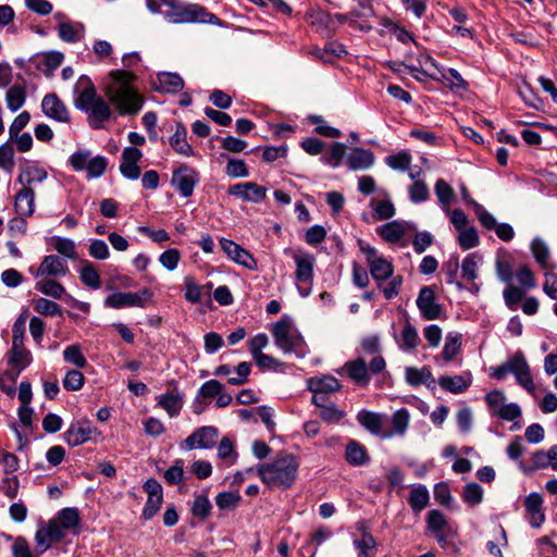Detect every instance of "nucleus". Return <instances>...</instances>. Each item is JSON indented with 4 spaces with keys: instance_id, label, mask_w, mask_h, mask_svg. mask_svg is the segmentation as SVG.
Masks as SVG:
<instances>
[{
    "instance_id": "39",
    "label": "nucleus",
    "mask_w": 557,
    "mask_h": 557,
    "mask_svg": "<svg viewBox=\"0 0 557 557\" xmlns=\"http://www.w3.org/2000/svg\"><path fill=\"white\" fill-rule=\"evenodd\" d=\"M79 278L83 282V284L92 289H98L101 286L100 275L96 267L87 260L82 261Z\"/></svg>"
},
{
    "instance_id": "16",
    "label": "nucleus",
    "mask_w": 557,
    "mask_h": 557,
    "mask_svg": "<svg viewBox=\"0 0 557 557\" xmlns=\"http://www.w3.org/2000/svg\"><path fill=\"white\" fill-rule=\"evenodd\" d=\"M228 195L240 198L244 201L259 203L267 197V189L253 182L235 184L228 187Z\"/></svg>"
},
{
    "instance_id": "20",
    "label": "nucleus",
    "mask_w": 557,
    "mask_h": 557,
    "mask_svg": "<svg viewBox=\"0 0 557 557\" xmlns=\"http://www.w3.org/2000/svg\"><path fill=\"white\" fill-rule=\"evenodd\" d=\"M69 272L66 262L60 259L58 256L48 255L44 257L39 268L36 270L34 275L40 276H65Z\"/></svg>"
},
{
    "instance_id": "8",
    "label": "nucleus",
    "mask_w": 557,
    "mask_h": 557,
    "mask_svg": "<svg viewBox=\"0 0 557 557\" xmlns=\"http://www.w3.org/2000/svg\"><path fill=\"white\" fill-rule=\"evenodd\" d=\"M200 181L199 172L183 163L172 173L171 185L180 193L184 198H188L193 195L196 185Z\"/></svg>"
},
{
    "instance_id": "3",
    "label": "nucleus",
    "mask_w": 557,
    "mask_h": 557,
    "mask_svg": "<svg viewBox=\"0 0 557 557\" xmlns=\"http://www.w3.org/2000/svg\"><path fill=\"white\" fill-rule=\"evenodd\" d=\"M491 376L496 380H503L508 374H512L516 382L528 393L534 395L535 384L531 374L530 366L521 351L510 356L505 362L490 369Z\"/></svg>"
},
{
    "instance_id": "19",
    "label": "nucleus",
    "mask_w": 557,
    "mask_h": 557,
    "mask_svg": "<svg viewBox=\"0 0 557 557\" xmlns=\"http://www.w3.org/2000/svg\"><path fill=\"white\" fill-rule=\"evenodd\" d=\"M384 416L377 412L362 410L358 413V422L374 435L381 438H391L392 434L386 433L384 425Z\"/></svg>"
},
{
    "instance_id": "64",
    "label": "nucleus",
    "mask_w": 557,
    "mask_h": 557,
    "mask_svg": "<svg viewBox=\"0 0 557 557\" xmlns=\"http://www.w3.org/2000/svg\"><path fill=\"white\" fill-rule=\"evenodd\" d=\"M85 377L78 370H70L63 379V386L67 391H79L84 386Z\"/></svg>"
},
{
    "instance_id": "4",
    "label": "nucleus",
    "mask_w": 557,
    "mask_h": 557,
    "mask_svg": "<svg viewBox=\"0 0 557 557\" xmlns=\"http://www.w3.org/2000/svg\"><path fill=\"white\" fill-rule=\"evenodd\" d=\"M425 522L426 530L442 548H451L456 553L459 552V547L454 542V539L458 536V525L455 522L437 509L428 512Z\"/></svg>"
},
{
    "instance_id": "61",
    "label": "nucleus",
    "mask_w": 557,
    "mask_h": 557,
    "mask_svg": "<svg viewBox=\"0 0 557 557\" xmlns=\"http://www.w3.org/2000/svg\"><path fill=\"white\" fill-rule=\"evenodd\" d=\"M108 160L102 156L90 158L86 168L87 175L89 178L100 177L107 170Z\"/></svg>"
},
{
    "instance_id": "50",
    "label": "nucleus",
    "mask_w": 557,
    "mask_h": 557,
    "mask_svg": "<svg viewBox=\"0 0 557 557\" xmlns=\"http://www.w3.org/2000/svg\"><path fill=\"white\" fill-rule=\"evenodd\" d=\"M485 403L488 407L490 413L497 417L499 409L506 406V395L500 389H494L485 395Z\"/></svg>"
},
{
    "instance_id": "27",
    "label": "nucleus",
    "mask_w": 557,
    "mask_h": 557,
    "mask_svg": "<svg viewBox=\"0 0 557 557\" xmlns=\"http://www.w3.org/2000/svg\"><path fill=\"white\" fill-rule=\"evenodd\" d=\"M15 210L21 216H32L35 211V191L24 186L15 196Z\"/></svg>"
},
{
    "instance_id": "49",
    "label": "nucleus",
    "mask_w": 557,
    "mask_h": 557,
    "mask_svg": "<svg viewBox=\"0 0 557 557\" xmlns=\"http://www.w3.org/2000/svg\"><path fill=\"white\" fill-rule=\"evenodd\" d=\"M462 499L472 507L481 504L483 500V488L475 482L466 484L462 492Z\"/></svg>"
},
{
    "instance_id": "24",
    "label": "nucleus",
    "mask_w": 557,
    "mask_h": 557,
    "mask_svg": "<svg viewBox=\"0 0 557 557\" xmlns=\"http://www.w3.org/2000/svg\"><path fill=\"white\" fill-rule=\"evenodd\" d=\"M542 505L543 497L539 493H531L525 497L524 507L530 517V524L533 528H540L545 521Z\"/></svg>"
},
{
    "instance_id": "51",
    "label": "nucleus",
    "mask_w": 557,
    "mask_h": 557,
    "mask_svg": "<svg viewBox=\"0 0 557 557\" xmlns=\"http://www.w3.org/2000/svg\"><path fill=\"white\" fill-rule=\"evenodd\" d=\"M25 90L20 86H12L5 95L7 106L15 112L21 109L25 102Z\"/></svg>"
},
{
    "instance_id": "25",
    "label": "nucleus",
    "mask_w": 557,
    "mask_h": 557,
    "mask_svg": "<svg viewBox=\"0 0 557 557\" xmlns=\"http://www.w3.org/2000/svg\"><path fill=\"white\" fill-rule=\"evenodd\" d=\"M461 341L462 336L460 333L449 332L445 337V344L441 355L435 357V362L441 364V362L448 363L453 361L461 350Z\"/></svg>"
},
{
    "instance_id": "55",
    "label": "nucleus",
    "mask_w": 557,
    "mask_h": 557,
    "mask_svg": "<svg viewBox=\"0 0 557 557\" xmlns=\"http://www.w3.org/2000/svg\"><path fill=\"white\" fill-rule=\"evenodd\" d=\"M458 244L463 250L474 248L479 245V235L473 226L460 230L458 234Z\"/></svg>"
},
{
    "instance_id": "31",
    "label": "nucleus",
    "mask_w": 557,
    "mask_h": 557,
    "mask_svg": "<svg viewBox=\"0 0 557 557\" xmlns=\"http://www.w3.org/2000/svg\"><path fill=\"white\" fill-rule=\"evenodd\" d=\"M59 37L65 42H77L85 34V26L81 22H62L58 26Z\"/></svg>"
},
{
    "instance_id": "47",
    "label": "nucleus",
    "mask_w": 557,
    "mask_h": 557,
    "mask_svg": "<svg viewBox=\"0 0 557 557\" xmlns=\"http://www.w3.org/2000/svg\"><path fill=\"white\" fill-rule=\"evenodd\" d=\"M53 248L65 258L75 260L77 258L76 246L75 243L65 237H53L52 238Z\"/></svg>"
},
{
    "instance_id": "54",
    "label": "nucleus",
    "mask_w": 557,
    "mask_h": 557,
    "mask_svg": "<svg viewBox=\"0 0 557 557\" xmlns=\"http://www.w3.org/2000/svg\"><path fill=\"white\" fill-rule=\"evenodd\" d=\"M63 359L65 362L72 363L77 368H85L87 360L82 352L79 345H70L63 350Z\"/></svg>"
},
{
    "instance_id": "6",
    "label": "nucleus",
    "mask_w": 557,
    "mask_h": 557,
    "mask_svg": "<svg viewBox=\"0 0 557 557\" xmlns=\"http://www.w3.org/2000/svg\"><path fill=\"white\" fill-rule=\"evenodd\" d=\"M165 18L171 23H210L218 24L220 20L212 13L207 12L198 4H178L176 3L172 11L165 13Z\"/></svg>"
},
{
    "instance_id": "2",
    "label": "nucleus",
    "mask_w": 557,
    "mask_h": 557,
    "mask_svg": "<svg viewBox=\"0 0 557 557\" xmlns=\"http://www.w3.org/2000/svg\"><path fill=\"white\" fill-rule=\"evenodd\" d=\"M299 462L293 455H283L271 462L260 463L256 467V472L262 483L269 487L287 490L292 487L298 476ZM253 468L247 469V473H252Z\"/></svg>"
},
{
    "instance_id": "5",
    "label": "nucleus",
    "mask_w": 557,
    "mask_h": 557,
    "mask_svg": "<svg viewBox=\"0 0 557 557\" xmlns=\"http://www.w3.org/2000/svg\"><path fill=\"white\" fill-rule=\"evenodd\" d=\"M272 334L276 346L285 354H295L304 357L307 352L302 336L293 329L288 318H282L272 327Z\"/></svg>"
},
{
    "instance_id": "53",
    "label": "nucleus",
    "mask_w": 557,
    "mask_h": 557,
    "mask_svg": "<svg viewBox=\"0 0 557 557\" xmlns=\"http://www.w3.org/2000/svg\"><path fill=\"white\" fill-rule=\"evenodd\" d=\"M47 178V172L40 168H27L18 176L17 181L24 186L32 185L33 183H40Z\"/></svg>"
},
{
    "instance_id": "59",
    "label": "nucleus",
    "mask_w": 557,
    "mask_h": 557,
    "mask_svg": "<svg viewBox=\"0 0 557 557\" xmlns=\"http://www.w3.org/2000/svg\"><path fill=\"white\" fill-rule=\"evenodd\" d=\"M211 503L205 495H198L195 497L191 505V513L200 519H206L211 512Z\"/></svg>"
},
{
    "instance_id": "15",
    "label": "nucleus",
    "mask_w": 557,
    "mask_h": 557,
    "mask_svg": "<svg viewBox=\"0 0 557 557\" xmlns=\"http://www.w3.org/2000/svg\"><path fill=\"white\" fill-rule=\"evenodd\" d=\"M218 430L213 426H201L190 434L183 443L182 448L191 450L196 447L211 448L215 445Z\"/></svg>"
},
{
    "instance_id": "45",
    "label": "nucleus",
    "mask_w": 557,
    "mask_h": 557,
    "mask_svg": "<svg viewBox=\"0 0 557 557\" xmlns=\"http://www.w3.org/2000/svg\"><path fill=\"white\" fill-rule=\"evenodd\" d=\"M460 268L458 255H451L449 259L443 263L442 271L446 276L447 284H455L461 288V284L457 281V274Z\"/></svg>"
},
{
    "instance_id": "42",
    "label": "nucleus",
    "mask_w": 557,
    "mask_h": 557,
    "mask_svg": "<svg viewBox=\"0 0 557 557\" xmlns=\"http://www.w3.org/2000/svg\"><path fill=\"white\" fill-rule=\"evenodd\" d=\"M370 208L376 214L377 220H388L395 215V207L391 199L372 198L369 203Z\"/></svg>"
},
{
    "instance_id": "43",
    "label": "nucleus",
    "mask_w": 557,
    "mask_h": 557,
    "mask_svg": "<svg viewBox=\"0 0 557 557\" xmlns=\"http://www.w3.org/2000/svg\"><path fill=\"white\" fill-rule=\"evenodd\" d=\"M480 258L476 253L468 255L460 268H461V277L468 282H473L478 277V269H479Z\"/></svg>"
},
{
    "instance_id": "18",
    "label": "nucleus",
    "mask_w": 557,
    "mask_h": 557,
    "mask_svg": "<svg viewBox=\"0 0 557 557\" xmlns=\"http://www.w3.org/2000/svg\"><path fill=\"white\" fill-rule=\"evenodd\" d=\"M143 153L136 147H126L122 152V161L120 164L121 174L128 180H137L140 176V168L138 162Z\"/></svg>"
},
{
    "instance_id": "34",
    "label": "nucleus",
    "mask_w": 557,
    "mask_h": 557,
    "mask_svg": "<svg viewBox=\"0 0 557 557\" xmlns=\"http://www.w3.org/2000/svg\"><path fill=\"white\" fill-rule=\"evenodd\" d=\"M345 459L349 465L359 467L366 465L370 458L364 446L356 441H350L346 446Z\"/></svg>"
},
{
    "instance_id": "37",
    "label": "nucleus",
    "mask_w": 557,
    "mask_h": 557,
    "mask_svg": "<svg viewBox=\"0 0 557 557\" xmlns=\"http://www.w3.org/2000/svg\"><path fill=\"white\" fill-rule=\"evenodd\" d=\"M309 388L311 392H322L324 394H330L339 391L341 384L336 377L332 375H323L321 377L310 379Z\"/></svg>"
},
{
    "instance_id": "63",
    "label": "nucleus",
    "mask_w": 557,
    "mask_h": 557,
    "mask_svg": "<svg viewBox=\"0 0 557 557\" xmlns=\"http://www.w3.org/2000/svg\"><path fill=\"white\" fill-rule=\"evenodd\" d=\"M239 502L240 495L233 492H222L219 493L215 497L216 506L221 510L234 509L238 506Z\"/></svg>"
},
{
    "instance_id": "35",
    "label": "nucleus",
    "mask_w": 557,
    "mask_h": 557,
    "mask_svg": "<svg viewBox=\"0 0 557 557\" xmlns=\"http://www.w3.org/2000/svg\"><path fill=\"white\" fill-rule=\"evenodd\" d=\"M369 271L372 278L377 283V286L381 288L382 283L387 278L392 277L394 273L393 264L385 258H381L372 262L369 265Z\"/></svg>"
},
{
    "instance_id": "33",
    "label": "nucleus",
    "mask_w": 557,
    "mask_h": 557,
    "mask_svg": "<svg viewBox=\"0 0 557 557\" xmlns=\"http://www.w3.org/2000/svg\"><path fill=\"white\" fill-rule=\"evenodd\" d=\"M531 252L535 261L542 269L550 270L554 265L549 262L550 250L546 242L540 237H535L530 245Z\"/></svg>"
},
{
    "instance_id": "22",
    "label": "nucleus",
    "mask_w": 557,
    "mask_h": 557,
    "mask_svg": "<svg viewBox=\"0 0 557 557\" xmlns=\"http://www.w3.org/2000/svg\"><path fill=\"white\" fill-rule=\"evenodd\" d=\"M472 383L471 372H463L460 375H443L438 379V385L442 389L453 393L461 394L466 392Z\"/></svg>"
},
{
    "instance_id": "40",
    "label": "nucleus",
    "mask_w": 557,
    "mask_h": 557,
    "mask_svg": "<svg viewBox=\"0 0 557 557\" xmlns=\"http://www.w3.org/2000/svg\"><path fill=\"white\" fill-rule=\"evenodd\" d=\"M392 429H386V433H391L392 437L395 435H404L409 424V412L407 409L401 408L395 411L391 418Z\"/></svg>"
},
{
    "instance_id": "30",
    "label": "nucleus",
    "mask_w": 557,
    "mask_h": 557,
    "mask_svg": "<svg viewBox=\"0 0 557 557\" xmlns=\"http://www.w3.org/2000/svg\"><path fill=\"white\" fill-rule=\"evenodd\" d=\"M407 223L398 220L387 222L376 228V233L387 243L394 244L406 234Z\"/></svg>"
},
{
    "instance_id": "46",
    "label": "nucleus",
    "mask_w": 557,
    "mask_h": 557,
    "mask_svg": "<svg viewBox=\"0 0 557 557\" xmlns=\"http://www.w3.org/2000/svg\"><path fill=\"white\" fill-rule=\"evenodd\" d=\"M158 405L161 406L170 417H175L182 408V399L174 394H162L158 396Z\"/></svg>"
},
{
    "instance_id": "36",
    "label": "nucleus",
    "mask_w": 557,
    "mask_h": 557,
    "mask_svg": "<svg viewBox=\"0 0 557 557\" xmlns=\"http://www.w3.org/2000/svg\"><path fill=\"white\" fill-rule=\"evenodd\" d=\"M520 79L521 82L518 85V94L522 101L530 108L535 110L541 109L543 107L542 99L533 90L525 76H521Z\"/></svg>"
},
{
    "instance_id": "56",
    "label": "nucleus",
    "mask_w": 557,
    "mask_h": 557,
    "mask_svg": "<svg viewBox=\"0 0 557 557\" xmlns=\"http://www.w3.org/2000/svg\"><path fill=\"white\" fill-rule=\"evenodd\" d=\"M225 174L233 178H244L249 175V170L243 159H230L225 166Z\"/></svg>"
},
{
    "instance_id": "38",
    "label": "nucleus",
    "mask_w": 557,
    "mask_h": 557,
    "mask_svg": "<svg viewBox=\"0 0 557 557\" xmlns=\"http://www.w3.org/2000/svg\"><path fill=\"white\" fill-rule=\"evenodd\" d=\"M408 502L413 512H421L430 502V494L428 488L421 484L413 487L409 494Z\"/></svg>"
},
{
    "instance_id": "7",
    "label": "nucleus",
    "mask_w": 557,
    "mask_h": 557,
    "mask_svg": "<svg viewBox=\"0 0 557 557\" xmlns=\"http://www.w3.org/2000/svg\"><path fill=\"white\" fill-rule=\"evenodd\" d=\"M4 359L9 369L5 370L3 375L12 383H15L21 372L32 363L33 355L24 345L12 344L11 349L7 351Z\"/></svg>"
},
{
    "instance_id": "23",
    "label": "nucleus",
    "mask_w": 557,
    "mask_h": 557,
    "mask_svg": "<svg viewBox=\"0 0 557 557\" xmlns=\"http://www.w3.org/2000/svg\"><path fill=\"white\" fill-rule=\"evenodd\" d=\"M154 89L166 94H176L184 87L183 78L176 72H158Z\"/></svg>"
},
{
    "instance_id": "28",
    "label": "nucleus",
    "mask_w": 557,
    "mask_h": 557,
    "mask_svg": "<svg viewBox=\"0 0 557 557\" xmlns=\"http://www.w3.org/2000/svg\"><path fill=\"white\" fill-rule=\"evenodd\" d=\"M169 144L178 154L184 157L195 154L193 147L187 141V129L182 123H177L174 134L169 139Z\"/></svg>"
},
{
    "instance_id": "52",
    "label": "nucleus",
    "mask_w": 557,
    "mask_h": 557,
    "mask_svg": "<svg viewBox=\"0 0 557 557\" xmlns=\"http://www.w3.org/2000/svg\"><path fill=\"white\" fill-rule=\"evenodd\" d=\"M434 190L441 205L449 206L453 202L455 198V191L453 187L443 178H438L436 181Z\"/></svg>"
},
{
    "instance_id": "11",
    "label": "nucleus",
    "mask_w": 557,
    "mask_h": 557,
    "mask_svg": "<svg viewBox=\"0 0 557 557\" xmlns=\"http://www.w3.org/2000/svg\"><path fill=\"white\" fill-rule=\"evenodd\" d=\"M413 77L419 82L428 83L429 81L440 82L454 92L465 90L467 82L461 77L459 72H411Z\"/></svg>"
},
{
    "instance_id": "41",
    "label": "nucleus",
    "mask_w": 557,
    "mask_h": 557,
    "mask_svg": "<svg viewBox=\"0 0 557 557\" xmlns=\"http://www.w3.org/2000/svg\"><path fill=\"white\" fill-rule=\"evenodd\" d=\"M35 288L44 295L50 296L54 299H61L65 294L64 286L51 278H44L38 281L35 285Z\"/></svg>"
},
{
    "instance_id": "60",
    "label": "nucleus",
    "mask_w": 557,
    "mask_h": 557,
    "mask_svg": "<svg viewBox=\"0 0 557 557\" xmlns=\"http://www.w3.org/2000/svg\"><path fill=\"white\" fill-rule=\"evenodd\" d=\"M15 165L14 149L10 141L0 146V168L7 172H11Z\"/></svg>"
},
{
    "instance_id": "21",
    "label": "nucleus",
    "mask_w": 557,
    "mask_h": 557,
    "mask_svg": "<svg viewBox=\"0 0 557 557\" xmlns=\"http://www.w3.org/2000/svg\"><path fill=\"white\" fill-rule=\"evenodd\" d=\"M96 429L89 421H77L64 433L65 441L71 446H78L91 438Z\"/></svg>"
},
{
    "instance_id": "13",
    "label": "nucleus",
    "mask_w": 557,
    "mask_h": 557,
    "mask_svg": "<svg viewBox=\"0 0 557 557\" xmlns=\"http://www.w3.org/2000/svg\"><path fill=\"white\" fill-rule=\"evenodd\" d=\"M421 317L424 320H436L441 317L442 306L436 302L435 290L432 286H423L416 300Z\"/></svg>"
},
{
    "instance_id": "9",
    "label": "nucleus",
    "mask_w": 557,
    "mask_h": 557,
    "mask_svg": "<svg viewBox=\"0 0 557 557\" xmlns=\"http://www.w3.org/2000/svg\"><path fill=\"white\" fill-rule=\"evenodd\" d=\"M151 298L152 292L145 287L137 293H113L106 298L104 306L113 309L124 307L144 308Z\"/></svg>"
},
{
    "instance_id": "48",
    "label": "nucleus",
    "mask_w": 557,
    "mask_h": 557,
    "mask_svg": "<svg viewBox=\"0 0 557 557\" xmlns=\"http://www.w3.org/2000/svg\"><path fill=\"white\" fill-rule=\"evenodd\" d=\"M508 540L505 529L502 525L495 527V541H488L486 546L488 553L494 557H503L500 546H507Z\"/></svg>"
},
{
    "instance_id": "1",
    "label": "nucleus",
    "mask_w": 557,
    "mask_h": 557,
    "mask_svg": "<svg viewBox=\"0 0 557 557\" xmlns=\"http://www.w3.org/2000/svg\"><path fill=\"white\" fill-rule=\"evenodd\" d=\"M134 78L133 72H110L103 83V92L109 102L97 94L87 76L83 75L79 78V82H86L87 86L78 94L74 104L88 115L91 128L100 129L111 119L112 110L109 103L114 106L120 115H136L141 110L144 98L134 87Z\"/></svg>"
},
{
    "instance_id": "29",
    "label": "nucleus",
    "mask_w": 557,
    "mask_h": 557,
    "mask_svg": "<svg viewBox=\"0 0 557 557\" xmlns=\"http://www.w3.org/2000/svg\"><path fill=\"white\" fill-rule=\"evenodd\" d=\"M350 170H367L374 163V156L370 150L363 148H355L346 159Z\"/></svg>"
},
{
    "instance_id": "57",
    "label": "nucleus",
    "mask_w": 557,
    "mask_h": 557,
    "mask_svg": "<svg viewBox=\"0 0 557 557\" xmlns=\"http://www.w3.org/2000/svg\"><path fill=\"white\" fill-rule=\"evenodd\" d=\"M81 517L77 508H64L59 512V523L63 529H74L79 525Z\"/></svg>"
},
{
    "instance_id": "44",
    "label": "nucleus",
    "mask_w": 557,
    "mask_h": 557,
    "mask_svg": "<svg viewBox=\"0 0 557 557\" xmlns=\"http://www.w3.org/2000/svg\"><path fill=\"white\" fill-rule=\"evenodd\" d=\"M34 310L44 315H62V309L59 304L47 298H37L33 301Z\"/></svg>"
},
{
    "instance_id": "58",
    "label": "nucleus",
    "mask_w": 557,
    "mask_h": 557,
    "mask_svg": "<svg viewBox=\"0 0 557 557\" xmlns=\"http://www.w3.org/2000/svg\"><path fill=\"white\" fill-rule=\"evenodd\" d=\"M385 163L393 170L406 171L410 166L411 156L408 152L401 151L396 154L387 156Z\"/></svg>"
},
{
    "instance_id": "32",
    "label": "nucleus",
    "mask_w": 557,
    "mask_h": 557,
    "mask_svg": "<svg viewBox=\"0 0 557 557\" xmlns=\"http://www.w3.org/2000/svg\"><path fill=\"white\" fill-rule=\"evenodd\" d=\"M398 346L404 351L414 350L421 343L417 329L406 321L397 339Z\"/></svg>"
},
{
    "instance_id": "17",
    "label": "nucleus",
    "mask_w": 557,
    "mask_h": 557,
    "mask_svg": "<svg viewBox=\"0 0 557 557\" xmlns=\"http://www.w3.org/2000/svg\"><path fill=\"white\" fill-rule=\"evenodd\" d=\"M41 110L47 117L54 121L61 123L70 121V112L66 106L55 94H48L42 98Z\"/></svg>"
},
{
    "instance_id": "62",
    "label": "nucleus",
    "mask_w": 557,
    "mask_h": 557,
    "mask_svg": "<svg viewBox=\"0 0 557 557\" xmlns=\"http://www.w3.org/2000/svg\"><path fill=\"white\" fill-rule=\"evenodd\" d=\"M430 377H432V373L426 368L417 369L413 367H409L406 369V380L410 385H420Z\"/></svg>"
},
{
    "instance_id": "14",
    "label": "nucleus",
    "mask_w": 557,
    "mask_h": 557,
    "mask_svg": "<svg viewBox=\"0 0 557 557\" xmlns=\"http://www.w3.org/2000/svg\"><path fill=\"white\" fill-rule=\"evenodd\" d=\"M220 246L221 249L227 256V258L231 259L232 261L238 263L239 265L245 267L248 270L257 269V261L253 258V256L235 242L222 237L220 239Z\"/></svg>"
},
{
    "instance_id": "26",
    "label": "nucleus",
    "mask_w": 557,
    "mask_h": 557,
    "mask_svg": "<svg viewBox=\"0 0 557 557\" xmlns=\"http://www.w3.org/2000/svg\"><path fill=\"white\" fill-rule=\"evenodd\" d=\"M344 370L356 384L361 386H367L369 384L370 375L364 359L357 358L346 362Z\"/></svg>"
},
{
    "instance_id": "10",
    "label": "nucleus",
    "mask_w": 557,
    "mask_h": 557,
    "mask_svg": "<svg viewBox=\"0 0 557 557\" xmlns=\"http://www.w3.org/2000/svg\"><path fill=\"white\" fill-rule=\"evenodd\" d=\"M294 261L296 264L295 277L299 284L305 286H298V292L302 297H306L311 292V285L313 281V267L314 257L310 253L295 255Z\"/></svg>"
},
{
    "instance_id": "12",
    "label": "nucleus",
    "mask_w": 557,
    "mask_h": 557,
    "mask_svg": "<svg viewBox=\"0 0 557 557\" xmlns=\"http://www.w3.org/2000/svg\"><path fill=\"white\" fill-rule=\"evenodd\" d=\"M307 23L323 38L332 37L336 32L335 18L326 11L311 9L306 14Z\"/></svg>"
}]
</instances>
